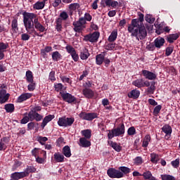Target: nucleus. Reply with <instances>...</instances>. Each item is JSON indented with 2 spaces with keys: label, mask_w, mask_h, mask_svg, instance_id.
<instances>
[{
  "label": "nucleus",
  "mask_w": 180,
  "mask_h": 180,
  "mask_svg": "<svg viewBox=\"0 0 180 180\" xmlns=\"http://www.w3.org/2000/svg\"><path fill=\"white\" fill-rule=\"evenodd\" d=\"M11 178L12 180H19V179H23V178H26V176L23 172H14L11 174Z\"/></svg>",
  "instance_id": "obj_19"
},
{
  "label": "nucleus",
  "mask_w": 180,
  "mask_h": 180,
  "mask_svg": "<svg viewBox=\"0 0 180 180\" xmlns=\"http://www.w3.org/2000/svg\"><path fill=\"white\" fill-rule=\"evenodd\" d=\"M104 60L105 55L100 53L96 56V63L97 64V65H102Z\"/></svg>",
  "instance_id": "obj_28"
},
{
  "label": "nucleus",
  "mask_w": 180,
  "mask_h": 180,
  "mask_svg": "<svg viewBox=\"0 0 180 180\" xmlns=\"http://www.w3.org/2000/svg\"><path fill=\"white\" fill-rule=\"evenodd\" d=\"M28 118H30V122H33V120H36V122H40V120L43 119V116L39 114L37 112L31 110L28 112Z\"/></svg>",
  "instance_id": "obj_11"
},
{
  "label": "nucleus",
  "mask_w": 180,
  "mask_h": 180,
  "mask_svg": "<svg viewBox=\"0 0 180 180\" xmlns=\"http://www.w3.org/2000/svg\"><path fill=\"white\" fill-rule=\"evenodd\" d=\"M119 169L124 175H127V174H130V168L127 167L122 166L119 167Z\"/></svg>",
  "instance_id": "obj_44"
},
{
  "label": "nucleus",
  "mask_w": 180,
  "mask_h": 180,
  "mask_svg": "<svg viewBox=\"0 0 180 180\" xmlns=\"http://www.w3.org/2000/svg\"><path fill=\"white\" fill-rule=\"evenodd\" d=\"M71 57L72 58V60L77 63V61H78V60H79V56L78 55V53H77V51L74 52L73 53H72Z\"/></svg>",
  "instance_id": "obj_58"
},
{
  "label": "nucleus",
  "mask_w": 180,
  "mask_h": 180,
  "mask_svg": "<svg viewBox=\"0 0 180 180\" xmlns=\"http://www.w3.org/2000/svg\"><path fill=\"white\" fill-rule=\"evenodd\" d=\"M22 16L26 32H27L29 34H34L33 37H36V36L42 37L43 35L39 34V32H37L35 29L39 30V32H41V33H43V32L46 30V27L39 22L37 15L25 11L22 13Z\"/></svg>",
  "instance_id": "obj_1"
},
{
  "label": "nucleus",
  "mask_w": 180,
  "mask_h": 180,
  "mask_svg": "<svg viewBox=\"0 0 180 180\" xmlns=\"http://www.w3.org/2000/svg\"><path fill=\"white\" fill-rule=\"evenodd\" d=\"M145 20H146L148 23H154L155 18H152L150 15H146L145 17Z\"/></svg>",
  "instance_id": "obj_54"
},
{
  "label": "nucleus",
  "mask_w": 180,
  "mask_h": 180,
  "mask_svg": "<svg viewBox=\"0 0 180 180\" xmlns=\"http://www.w3.org/2000/svg\"><path fill=\"white\" fill-rule=\"evenodd\" d=\"M8 47H9V44L0 42V51H6Z\"/></svg>",
  "instance_id": "obj_48"
},
{
  "label": "nucleus",
  "mask_w": 180,
  "mask_h": 180,
  "mask_svg": "<svg viewBox=\"0 0 180 180\" xmlns=\"http://www.w3.org/2000/svg\"><path fill=\"white\" fill-rule=\"evenodd\" d=\"M142 176L144 178L145 180H150L151 178H153V174H151V172L150 171H146L143 172Z\"/></svg>",
  "instance_id": "obj_45"
},
{
  "label": "nucleus",
  "mask_w": 180,
  "mask_h": 180,
  "mask_svg": "<svg viewBox=\"0 0 180 180\" xmlns=\"http://www.w3.org/2000/svg\"><path fill=\"white\" fill-rule=\"evenodd\" d=\"M30 84H28L27 88H28V91H33L34 89H36V83H34V82H30Z\"/></svg>",
  "instance_id": "obj_56"
},
{
  "label": "nucleus",
  "mask_w": 180,
  "mask_h": 180,
  "mask_svg": "<svg viewBox=\"0 0 180 180\" xmlns=\"http://www.w3.org/2000/svg\"><path fill=\"white\" fill-rule=\"evenodd\" d=\"M79 117H80L82 120H88L89 122H91V120H94V119H98V113L82 112L79 114Z\"/></svg>",
  "instance_id": "obj_7"
},
{
  "label": "nucleus",
  "mask_w": 180,
  "mask_h": 180,
  "mask_svg": "<svg viewBox=\"0 0 180 180\" xmlns=\"http://www.w3.org/2000/svg\"><path fill=\"white\" fill-rule=\"evenodd\" d=\"M117 39V31L114 30L111 32L110 35L108 37V41L112 43V41H115Z\"/></svg>",
  "instance_id": "obj_35"
},
{
  "label": "nucleus",
  "mask_w": 180,
  "mask_h": 180,
  "mask_svg": "<svg viewBox=\"0 0 180 180\" xmlns=\"http://www.w3.org/2000/svg\"><path fill=\"white\" fill-rule=\"evenodd\" d=\"M179 39V34L178 33L171 34L167 37L166 40L168 43L172 44L175 40H178Z\"/></svg>",
  "instance_id": "obj_22"
},
{
  "label": "nucleus",
  "mask_w": 180,
  "mask_h": 180,
  "mask_svg": "<svg viewBox=\"0 0 180 180\" xmlns=\"http://www.w3.org/2000/svg\"><path fill=\"white\" fill-rule=\"evenodd\" d=\"M25 77L27 78V82H33V73L32 72V71H27Z\"/></svg>",
  "instance_id": "obj_41"
},
{
  "label": "nucleus",
  "mask_w": 180,
  "mask_h": 180,
  "mask_svg": "<svg viewBox=\"0 0 180 180\" xmlns=\"http://www.w3.org/2000/svg\"><path fill=\"white\" fill-rule=\"evenodd\" d=\"M74 122H75L74 117H62L58 118V124L60 127H70L74 124Z\"/></svg>",
  "instance_id": "obj_5"
},
{
  "label": "nucleus",
  "mask_w": 180,
  "mask_h": 180,
  "mask_svg": "<svg viewBox=\"0 0 180 180\" xmlns=\"http://www.w3.org/2000/svg\"><path fill=\"white\" fill-rule=\"evenodd\" d=\"M81 134L83 136V139L89 140L92 136V131H91V129H84L81 131Z\"/></svg>",
  "instance_id": "obj_25"
},
{
  "label": "nucleus",
  "mask_w": 180,
  "mask_h": 180,
  "mask_svg": "<svg viewBox=\"0 0 180 180\" xmlns=\"http://www.w3.org/2000/svg\"><path fill=\"white\" fill-rule=\"evenodd\" d=\"M171 164L174 168H178V167H179V159L177 158L175 160L172 161Z\"/></svg>",
  "instance_id": "obj_60"
},
{
  "label": "nucleus",
  "mask_w": 180,
  "mask_h": 180,
  "mask_svg": "<svg viewBox=\"0 0 180 180\" xmlns=\"http://www.w3.org/2000/svg\"><path fill=\"white\" fill-rule=\"evenodd\" d=\"M143 79H137L132 82V85L136 86L137 88H144V84H143Z\"/></svg>",
  "instance_id": "obj_31"
},
{
  "label": "nucleus",
  "mask_w": 180,
  "mask_h": 180,
  "mask_svg": "<svg viewBox=\"0 0 180 180\" xmlns=\"http://www.w3.org/2000/svg\"><path fill=\"white\" fill-rule=\"evenodd\" d=\"M127 30L131 37H136V40H144L147 37V29L144 25H128Z\"/></svg>",
  "instance_id": "obj_2"
},
{
  "label": "nucleus",
  "mask_w": 180,
  "mask_h": 180,
  "mask_svg": "<svg viewBox=\"0 0 180 180\" xmlns=\"http://www.w3.org/2000/svg\"><path fill=\"white\" fill-rule=\"evenodd\" d=\"M154 91H155V82H151L150 86L148 88L147 92H148V94H154Z\"/></svg>",
  "instance_id": "obj_43"
},
{
  "label": "nucleus",
  "mask_w": 180,
  "mask_h": 180,
  "mask_svg": "<svg viewBox=\"0 0 180 180\" xmlns=\"http://www.w3.org/2000/svg\"><path fill=\"white\" fill-rule=\"evenodd\" d=\"M110 146L113 150H115V151H117V153H120V151H122V146L116 142L111 141Z\"/></svg>",
  "instance_id": "obj_32"
},
{
  "label": "nucleus",
  "mask_w": 180,
  "mask_h": 180,
  "mask_svg": "<svg viewBox=\"0 0 180 180\" xmlns=\"http://www.w3.org/2000/svg\"><path fill=\"white\" fill-rule=\"evenodd\" d=\"M135 165H141L143 164V158L138 156L134 160Z\"/></svg>",
  "instance_id": "obj_50"
},
{
  "label": "nucleus",
  "mask_w": 180,
  "mask_h": 180,
  "mask_svg": "<svg viewBox=\"0 0 180 180\" xmlns=\"http://www.w3.org/2000/svg\"><path fill=\"white\" fill-rule=\"evenodd\" d=\"M9 96L11 94L9 93L6 94V91L5 89L0 90V103L2 105L3 103H6L9 100Z\"/></svg>",
  "instance_id": "obj_13"
},
{
  "label": "nucleus",
  "mask_w": 180,
  "mask_h": 180,
  "mask_svg": "<svg viewBox=\"0 0 180 180\" xmlns=\"http://www.w3.org/2000/svg\"><path fill=\"white\" fill-rule=\"evenodd\" d=\"M162 180H176L175 176L170 174H161Z\"/></svg>",
  "instance_id": "obj_42"
},
{
  "label": "nucleus",
  "mask_w": 180,
  "mask_h": 180,
  "mask_svg": "<svg viewBox=\"0 0 180 180\" xmlns=\"http://www.w3.org/2000/svg\"><path fill=\"white\" fill-rule=\"evenodd\" d=\"M140 96V91L137 89H133L128 94V98L132 99H137Z\"/></svg>",
  "instance_id": "obj_23"
},
{
  "label": "nucleus",
  "mask_w": 180,
  "mask_h": 180,
  "mask_svg": "<svg viewBox=\"0 0 180 180\" xmlns=\"http://www.w3.org/2000/svg\"><path fill=\"white\" fill-rule=\"evenodd\" d=\"M107 174L110 178H123L124 174L115 168H110L107 171Z\"/></svg>",
  "instance_id": "obj_9"
},
{
  "label": "nucleus",
  "mask_w": 180,
  "mask_h": 180,
  "mask_svg": "<svg viewBox=\"0 0 180 180\" xmlns=\"http://www.w3.org/2000/svg\"><path fill=\"white\" fill-rule=\"evenodd\" d=\"M128 136H134L136 134V128L134 127H131L127 130Z\"/></svg>",
  "instance_id": "obj_52"
},
{
  "label": "nucleus",
  "mask_w": 180,
  "mask_h": 180,
  "mask_svg": "<svg viewBox=\"0 0 180 180\" xmlns=\"http://www.w3.org/2000/svg\"><path fill=\"white\" fill-rule=\"evenodd\" d=\"M4 109L7 113H13L15 112V105L12 103L6 104Z\"/></svg>",
  "instance_id": "obj_27"
},
{
  "label": "nucleus",
  "mask_w": 180,
  "mask_h": 180,
  "mask_svg": "<svg viewBox=\"0 0 180 180\" xmlns=\"http://www.w3.org/2000/svg\"><path fill=\"white\" fill-rule=\"evenodd\" d=\"M49 139L46 136H37V141L41 145L44 146L46 143V141H47Z\"/></svg>",
  "instance_id": "obj_46"
},
{
  "label": "nucleus",
  "mask_w": 180,
  "mask_h": 180,
  "mask_svg": "<svg viewBox=\"0 0 180 180\" xmlns=\"http://www.w3.org/2000/svg\"><path fill=\"white\" fill-rule=\"evenodd\" d=\"M30 34H27V33H23L21 34V40H22L23 41H27V40L30 39V35H29Z\"/></svg>",
  "instance_id": "obj_53"
},
{
  "label": "nucleus",
  "mask_w": 180,
  "mask_h": 180,
  "mask_svg": "<svg viewBox=\"0 0 180 180\" xmlns=\"http://www.w3.org/2000/svg\"><path fill=\"white\" fill-rule=\"evenodd\" d=\"M52 59L53 61H58V60H61V54L58 51L52 53Z\"/></svg>",
  "instance_id": "obj_39"
},
{
  "label": "nucleus",
  "mask_w": 180,
  "mask_h": 180,
  "mask_svg": "<svg viewBox=\"0 0 180 180\" xmlns=\"http://www.w3.org/2000/svg\"><path fill=\"white\" fill-rule=\"evenodd\" d=\"M79 8V4L78 3H73L69 5L70 11H76Z\"/></svg>",
  "instance_id": "obj_49"
},
{
  "label": "nucleus",
  "mask_w": 180,
  "mask_h": 180,
  "mask_svg": "<svg viewBox=\"0 0 180 180\" xmlns=\"http://www.w3.org/2000/svg\"><path fill=\"white\" fill-rule=\"evenodd\" d=\"M101 36V33L99 32L96 31L93 33H90L88 34H86L84 37V41H89L90 43H96L98 41L99 37Z\"/></svg>",
  "instance_id": "obj_6"
},
{
  "label": "nucleus",
  "mask_w": 180,
  "mask_h": 180,
  "mask_svg": "<svg viewBox=\"0 0 180 180\" xmlns=\"http://www.w3.org/2000/svg\"><path fill=\"white\" fill-rule=\"evenodd\" d=\"M65 50H66L67 53L70 54V56H71V54H73L74 53H75V51H77L75 50V49L74 47H72V46H71V45H67L65 46Z\"/></svg>",
  "instance_id": "obj_47"
},
{
  "label": "nucleus",
  "mask_w": 180,
  "mask_h": 180,
  "mask_svg": "<svg viewBox=\"0 0 180 180\" xmlns=\"http://www.w3.org/2000/svg\"><path fill=\"white\" fill-rule=\"evenodd\" d=\"M90 56L91 53H89V51L88 49H86V47L80 48L79 57L81 60H88Z\"/></svg>",
  "instance_id": "obj_15"
},
{
  "label": "nucleus",
  "mask_w": 180,
  "mask_h": 180,
  "mask_svg": "<svg viewBox=\"0 0 180 180\" xmlns=\"http://www.w3.org/2000/svg\"><path fill=\"white\" fill-rule=\"evenodd\" d=\"M39 150H40V148H34L32 150V155H33V157H34L35 158L37 157V155L39 154Z\"/></svg>",
  "instance_id": "obj_63"
},
{
  "label": "nucleus",
  "mask_w": 180,
  "mask_h": 180,
  "mask_svg": "<svg viewBox=\"0 0 180 180\" xmlns=\"http://www.w3.org/2000/svg\"><path fill=\"white\" fill-rule=\"evenodd\" d=\"M18 26V18H14L11 22V28L14 33H16L18 30H19V27Z\"/></svg>",
  "instance_id": "obj_30"
},
{
  "label": "nucleus",
  "mask_w": 180,
  "mask_h": 180,
  "mask_svg": "<svg viewBox=\"0 0 180 180\" xmlns=\"http://www.w3.org/2000/svg\"><path fill=\"white\" fill-rule=\"evenodd\" d=\"M112 1V0H106L105 1L102 0L101 4L103 6V8H105V4L106 6H111Z\"/></svg>",
  "instance_id": "obj_57"
},
{
  "label": "nucleus",
  "mask_w": 180,
  "mask_h": 180,
  "mask_svg": "<svg viewBox=\"0 0 180 180\" xmlns=\"http://www.w3.org/2000/svg\"><path fill=\"white\" fill-rule=\"evenodd\" d=\"M60 95L64 102H68V103H74V102H77V98L70 93L60 91Z\"/></svg>",
  "instance_id": "obj_8"
},
{
  "label": "nucleus",
  "mask_w": 180,
  "mask_h": 180,
  "mask_svg": "<svg viewBox=\"0 0 180 180\" xmlns=\"http://www.w3.org/2000/svg\"><path fill=\"white\" fill-rule=\"evenodd\" d=\"M116 47V44L110 43L107 46H105V50H113Z\"/></svg>",
  "instance_id": "obj_61"
},
{
  "label": "nucleus",
  "mask_w": 180,
  "mask_h": 180,
  "mask_svg": "<svg viewBox=\"0 0 180 180\" xmlns=\"http://www.w3.org/2000/svg\"><path fill=\"white\" fill-rule=\"evenodd\" d=\"M60 19H61V21L63 20H67L68 19V14L65 11H63L62 13H60Z\"/></svg>",
  "instance_id": "obj_51"
},
{
  "label": "nucleus",
  "mask_w": 180,
  "mask_h": 180,
  "mask_svg": "<svg viewBox=\"0 0 180 180\" xmlns=\"http://www.w3.org/2000/svg\"><path fill=\"white\" fill-rule=\"evenodd\" d=\"M53 157L56 162H64V155H61L60 153H56Z\"/></svg>",
  "instance_id": "obj_29"
},
{
  "label": "nucleus",
  "mask_w": 180,
  "mask_h": 180,
  "mask_svg": "<svg viewBox=\"0 0 180 180\" xmlns=\"http://www.w3.org/2000/svg\"><path fill=\"white\" fill-rule=\"evenodd\" d=\"M139 18L132 19L131 21V24L129 26H141L144 25V14L141 13V12L138 13Z\"/></svg>",
  "instance_id": "obj_10"
},
{
  "label": "nucleus",
  "mask_w": 180,
  "mask_h": 180,
  "mask_svg": "<svg viewBox=\"0 0 180 180\" xmlns=\"http://www.w3.org/2000/svg\"><path fill=\"white\" fill-rule=\"evenodd\" d=\"M35 172H36V167H34L33 166H27L23 173L25 175V176H29L30 174H32Z\"/></svg>",
  "instance_id": "obj_26"
},
{
  "label": "nucleus",
  "mask_w": 180,
  "mask_h": 180,
  "mask_svg": "<svg viewBox=\"0 0 180 180\" xmlns=\"http://www.w3.org/2000/svg\"><path fill=\"white\" fill-rule=\"evenodd\" d=\"M172 51H174V47H172V46L167 47L165 56H167V57H169V55L172 54Z\"/></svg>",
  "instance_id": "obj_55"
},
{
  "label": "nucleus",
  "mask_w": 180,
  "mask_h": 180,
  "mask_svg": "<svg viewBox=\"0 0 180 180\" xmlns=\"http://www.w3.org/2000/svg\"><path fill=\"white\" fill-rule=\"evenodd\" d=\"M62 23H63V21L61 20V18L56 19V29L57 32H61V30H63Z\"/></svg>",
  "instance_id": "obj_37"
},
{
  "label": "nucleus",
  "mask_w": 180,
  "mask_h": 180,
  "mask_svg": "<svg viewBox=\"0 0 180 180\" xmlns=\"http://www.w3.org/2000/svg\"><path fill=\"white\" fill-rule=\"evenodd\" d=\"M5 143H8V138L3 137L0 141V151H2L3 150H6V145H5Z\"/></svg>",
  "instance_id": "obj_34"
},
{
  "label": "nucleus",
  "mask_w": 180,
  "mask_h": 180,
  "mask_svg": "<svg viewBox=\"0 0 180 180\" xmlns=\"http://www.w3.org/2000/svg\"><path fill=\"white\" fill-rule=\"evenodd\" d=\"M165 43V39L162 37H158L154 41V44L156 49H161L164 44Z\"/></svg>",
  "instance_id": "obj_20"
},
{
  "label": "nucleus",
  "mask_w": 180,
  "mask_h": 180,
  "mask_svg": "<svg viewBox=\"0 0 180 180\" xmlns=\"http://www.w3.org/2000/svg\"><path fill=\"white\" fill-rule=\"evenodd\" d=\"M82 94L87 99H92L95 96V92L89 88H85L82 90Z\"/></svg>",
  "instance_id": "obj_17"
},
{
  "label": "nucleus",
  "mask_w": 180,
  "mask_h": 180,
  "mask_svg": "<svg viewBox=\"0 0 180 180\" xmlns=\"http://www.w3.org/2000/svg\"><path fill=\"white\" fill-rule=\"evenodd\" d=\"M151 141V136L149 134L146 135L143 140L142 147H148V143Z\"/></svg>",
  "instance_id": "obj_33"
},
{
  "label": "nucleus",
  "mask_w": 180,
  "mask_h": 180,
  "mask_svg": "<svg viewBox=\"0 0 180 180\" xmlns=\"http://www.w3.org/2000/svg\"><path fill=\"white\" fill-rule=\"evenodd\" d=\"M108 131V140H112L113 137H119L120 136H123V134L125 133L124 124L122 123L119 124L117 128H114L111 130H109Z\"/></svg>",
  "instance_id": "obj_4"
},
{
  "label": "nucleus",
  "mask_w": 180,
  "mask_h": 180,
  "mask_svg": "<svg viewBox=\"0 0 180 180\" xmlns=\"http://www.w3.org/2000/svg\"><path fill=\"white\" fill-rule=\"evenodd\" d=\"M49 78L50 81H52V82L56 81V72L51 71L49 73Z\"/></svg>",
  "instance_id": "obj_62"
},
{
  "label": "nucleus",
  "mask_w": 180,
  "mask_h": 180,
  "mask_svg": "<svg viewBox=\"0 0 180 180\" xmlns=\"http://www.w3.org/2000/svg\"><path fill=\"white\" fill-rule=\"evenodd\" d=\"M142 74L146 79H149L150 81H154V79H157V75H155V73L150 72L147 70H142Z\"/></svg>",
  "instance_id": "obj_14"
},
{
  "label": "nucleus",
  "mask_w": 180,
  "mask_h": 180,
  "mask_svg": "<svg viewBox=\"0 0 180 180\" xmlns=\"http://www.w3.org/2000/svg\"><path fill=\"white\" fill-rule=\"evenodd\" d=\"M162 131L165 134V140H169V139H171V134H172V127H171L169 124H165L162 127Z\"/></svg>",
  "instance_id": "obj_12"
},
{
  "label": "nucleus",
  "mask_w": 180,
  "mask_h": 180,
  "mask_svg": "<svg viewBox=\"0 0 180 180\" xmlns=\"http://www.w3.org/2000/svg\"><path fill=\"white\" fill-rule=\"evenodd\" d=\"M159 160H160V157L158 156V155H157L155 153L150 154L151 162H153V164H157V162H158Z\"/></svg>",
  "instance_id": "obj_38"
},
{
  "label": "nucleus",
  "mask_w": 180,
  "mask_h": 180,
  "mask_svg": "<svg viewBox=\"0 0 180 180\" xmlns=\"http://www.w3.org/2000/svg\"><path fill=\"white\" fill-rule=\"evenodd\" d=\"M91 20H92V15L89 13H86L84 17H81L77 21L72 22L74 32L76 33H82L84 29L86 28V21L91 22Z\"/></svg>",
  "instance_id": "obj_3"
},
{
  "label": "nucleus",
  "mask_w": 180,
  "mask_h": 180,
  "mask_svg": "<svg viewBox=\"0 0 180 180\" xmlns=\"http://www.w3.org/2000/svg\"><path fill=\"white\" fill-rule=\"evenodd\" d=\"M62 153L66 158H70L71 157V148L68 146H65L62 149Z\"/></svg>",
  "instance_id": "obj_24"
},
{
  "label": "nucleus",
  "mask_w": 180,
  "mask_h": 180,
  "mask_svg": "<svg viewBox=\"0 0 180 180\" xmlns=\"http://www.w3.org/2000/svg\"><path fill=\"white\" fill-rule=\"evenodd\" d=\"M91 141L86 138H80L79 140V146L80 147H83L84 148H88V147H91Z\"/></svg>",
  "instance_id": "obj_16"
},
{
  "label": "nucleus",
  "mask_w": 180,
  "mask_h": 180,
  "mask_svg": "<svg viewBox=\"0 0 180 180\" xmlns=\"http://www.w3.org/2000/svg\"><path fill=\"white\" fill-rule=\"evenodd\" d=\"M32 94L30 93H25L21 94L18 98L17 102L18 103H22V102H25V101H27V99H30L32 98Z\"/></svg>",
  "instance_id": "obj_18"
},
{
  "label": "nucleus",
  "mask_w": 180,
  "mask_h": 180,
  "mask_svg": "<svg viewBox=\"0 0 180 180\" xmlns=\"http://www.w3.org/2000/svg\"><path fill=\"white\" fill-rule=\"evenodd\" d=\"M54 117H55L54 115H49L46 116L42 121L41 127L42 129H44V127H46V126H47V123L51 122V120H53V119H54Z\"/></svg>",
  "instance_id": "obj_21"
},
{
  "label": "nucleus",
  "mask_w": 180,
  "mask_h": 180,
  "mask_svg": "<svg viewBox=\"0 0 180 180\" xmlns=\"http://www.w3.org/2000/svg\"><path fill=\"white\" fill-rule=\"evenodd\" d=\"M50 51H53V47L47 46L44 49L41 50V54L44 57H46L47 53H50Z\"/></svg>",
  "instance_id": "obj_36"
},
{
  "label": "nucleus",
  "mask_w": 180,
  "mask_h": 180,
  "mask_svg": "<svg viewBox=\"0 0 180 180\" xmlns=\"http://www.w3.org/2000/svg\"><path fill=\"white\" fill-rule=\"evenodd\" d=\"M44 2L37 1L34 4L33 8L34 9H37V11H39L40 9H43V8H44Z\"/></svg>",
  "instance_id": "obj_40"
},
{
  "label": "nucleus",
  "mask_w": 180,
  "mask_h": 180,
  "mask_svg": "<svg viewBox=\"0 0 180 180\" xmlns=\"http://www.w3.org/2000/svg\"><path fill=\"white\" fill-rule=\"evenodd\" d=\"M63 84L61 83H58L57 84H55V90L57 92H60V91H61V89H63Z\"/></svg>",
  "instance_id": "obj_64"
},
{
  "label": "nucleus",
  "mask_w": 180,
  "mask_h": 180,
  "mask_svg": "<svg viewBox=\"0 0 180 180\" xmlns=\"http://www.w3.org/2000/svg\"><path fill=\"white\" fill-rule=\"evenodd\" d=\"M162 108V106H161V105H157L156 107H155V108L153 110V113L155 115H158V113H160V112H161Z\"/></svg>",
  "instance_id": "obj_59"
}]
</instances>
